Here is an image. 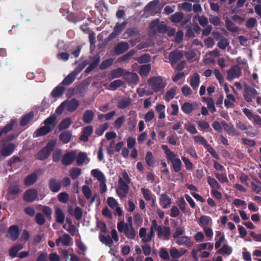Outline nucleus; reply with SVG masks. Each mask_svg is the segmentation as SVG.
Instances as JSON below:
<instances>
[{"label": "nucleus", "instance_id": "79ce46f5", "mask_svg": "<svg viewBox=\"0 0 261 261\" xmlns=\"http://www.w3.org/2000/svg\"><path fill=\"white\" fill-rule=\"evenodd\" d=\"M151 66L149 64L142 65L139 70V73L141 76H146L150 72Z\"/></svg>", "mask_w": 261, "mask_h": 261}, {"label": "nucleus", "instance_id": "5701e85b", "mask_svg": "<svg viewBox=\"0 0 261 261\" xmlns=\"http://www.w3.org/2000/svg\"><path fill=\"white\" fill-rule=\"evenodd\" d=\"M128 48V43L125 42H122L117 45L115 51L117 54L120 55L126 51Z\"/></svg>", "mask_w": 261, "mask_h": 261}, {"label": "nucleus", "instance_id": "ea45409f", "mask_svg": "<svg viewBox=\"0 0 261 261\" xmlns=\"http://www.w3.org/2000/svg\"><path fill=\"white\" fill-rule=\"evenodd\" d=\"M159 23V20L158 19H155L150 23L149 30V34L150 35L157 32Z\"/></svg>", "mask_w": 261, "mask_h": 261}, {"label": "nucleus", "instance_id": "58836bf2", "mask_svg": "<svg viewBox=\"0 0 261 261\" xmlns=\"http://www.w3.org/2000/svg\"><path fill=\"white\" fill-rule=\"evenodd\" d=\"M49 188L51 191L54 192H57L60 190L61 185L60 183L56 180L52 179L49 182Z\"/></svg>", "mask_w": 261, "mask_h": 261}, {"label": "nucleus", "instance_id": "72a5a7b5", "mask_svg": "<svg viewBox=\"0 0 261 261\" xmlns=\"http://www.w3.org/2000/svg\"><path fill=\"white\" fill-rule=\"evenodd\" d=\"M184 127L191 134H195L197 133L195 125L189 121L185 124Z\"/></svg>", "mask_w": 261, "mask_h": 261}, {"label": "nucleus", "instance_id": "412c9836", "mask_svg": "<svg viewBox=\"0 0 261 261\" xmlns=\"http://www.w3.org/2000/svg\"><path fill=\"white\" fill-rule=\"evenodd\" d=\"M236 102V98L234 96L231 94H227L226 98L224 100L225 106L227 108H232Z\"/></svg>", "mask_w": 261, "mask_h": 261}, {"label": "nucleus", "instance_id": "a878e982", "mask_svg": "<svg viewBox=\"0 0 261 261\" xmlns=\"http://www.w3.org/2000/svg\"><path fill=\"white\" fill-rule=\"evenodd\" d=\"M232 252V248L227 244H224L218 250V253L223 255H229Z\"/></svg>", "mask_w": 261, "mask_h": 261}, {"label": "nucleus", "instance_id": "f8f14e48", "mask_svg": "<svg viewBox=\"0 0 261 261\" xmlns=\"http://www.w3.org/2000/svg\"><path fill=\"white\" fill-rule=\"evenodd\" d=\"M72 239L68 234H65L60 237L56 241L57 246H60L61 243L64 246H69L71 244Z\"/></svg>", "mask_w": 261, "mask_h": 261}, {"label": "nucleus", "instance_id": "423d86ee", "mask_svg": "<svg viewBox=\"0 0 261 261\" xmlns=\"http://www.w3.org/2000/svg\"><path fill=\"white\" fill-rule=\"evenodd\" d=\"M107 203L112 210L116 212L118 215L121 216L123 212L119 206V204L114 198L112 197H108Z\"/></svg>", "mask_w": 261, "mask_h": 261}, {"label": "nucleus", "instance_id": "13d9d810", "mask_svg": "<svg viewBox=\"0 0 261 261\" xmlns=\"http://www.w3.org/2000/svg\"><path fill=\"white\" fill-rule=\"evenodd\" d=\"M124 72L122 68L115 69L111 71V76L113 79L118 78L123 75Z\"/></svg>", "mask_w": 261, "mask_h": 261}, {"label": "nucleus", "instance_id": "f03ea898", "mask_svg": "<svg viewBox=\"0 0 261 261\" xmlns=\"http://www.w3.org/2000/svg\"><path fill=\"white\" fill-rule=\"evenodd\" d=\"M149 90L152 92L163 91L166 83L160 76H154L150 78L147 82Z\"/></svg>", "mask_w": 261, "mask_h": 261}, {"label": "nucleus", "instance_id": "ddd939ff", "mask_svg": "<svg viewBox=\"0 0 261 261\" xmlns=\"http://www.w3.org/2000/svg\"><path fill=\"white\" fill-rule=\"evenodd\" d=\"M171 256L173 258L177 259L184 255L187 250L184 249H178L174 247H171L169 250Z\"/></svg>", "mask_w": 261, "mask_h": 261}, {"label": "nucleus", "instance_id": "a18cd8bd", "mask_svg": "<svg viewBox=\"0 0 261 261\" xmlns=\"http://www.w3.org/2000/svg\"><path fill=\"white\" fill-rule=\"evenodd\" d=\"M126 80L129 83L136 84L138 81V76L135 73H129L127 74Z\"/></svg>", "mask_w": 261, "mask_h": 261}, {"label": "nucleus", "instance_id": "cd10ccee", "mask_svg": "<svg viewBox=\"0 0 261 261\" xmlns=\"http://www.w3.org/2000/svg\"><path fill=\"white\" fill-rule=\"evenodd\" d=\"M51 130L50 126H43L39 128L35 133L36 137L41 136L48 134Z\"/></svg>", "mask_w": 261, "mask_h": 261}, {"label": "nucleus", "instance_id": "680f3d73", "mask_svg": "<svg viewBox=\"0 0 261 261\" xmlns=\"http://www.w3.org/2000/svg\"><path fill=\"white\" fill-rule=\"evenodd\" d=\"M228 45L229 41L226 38L220 39L218 43V46L223 50L225 49Z\"/></svg>", "mask_w": 261, "mask_h": 261}, {"label": "nucleus", "instance_id": "49530a36", "mask_svg": "<svg viewBox=\"0 0 261 261\" xmlns=\"http://www.w3.org/2000/svg\"><path fill=\"white\" fill-rule=\"evenodd\" d=\"M34 116V114L33 112H30L29 113L27 114V115H24L20 122V124L22 126H24L27 125L30 120L33 118Z\"/></svg>", "mask_w": 261, "mask_h": 261}, {"label": "nucleus", "instance_id": "603ef678", "mask_svg": "<svg viewBox=\"0 0 261 261\" xmlns=\"http://www.w3.org/2000/svg\"><path fill=\"white\" fill-rule=\"evenodd\" d=\"M182 111L186 114H189L193 110V106L189 102L184 103L181 107Z\"/></svg>", "mask_w": 261, "mask_h": 261}, {"label": "nucleus", "instance_id": "39448f33", "mask_svg": "<svg viewBox=\"0 0 261 261\" xmlns=\"http://www.w3.org/2000/svg\"><path fill=\"white\" fill-rule=\"evenodd\" d=\"M258 94L256 90L249 86H245L244 97L246 100L248 102L252 101L255 96Z\"/></svg>", "mask_w": 261, "mask_h": 261}, {"label": "nucleus", "instance_id": "f704fd0d", "mask_svg": "<svg viewBox=\"0 0 261 261\" xmlns=\"http://www.w3.org/2000/svg\"><path fill=\"white\" fill-rule=\"evenodd\" d=\"M203 99L206 103L207 108L209 111L213 113L215 112L216 111V109L215 107L214 103L212 98L203 97Z\"/></svg>", "mask_w": 261, "mask_h": 261}, {"label": "nucleus", "instance_id": "aec40b11", "mask_svg": "<svg viewBox=\"0 0 261 261\" xmlns=\"http://www.w3.org/2000/svg\"><path fill=\"white\" fill-rule=\"evenodd\" d=\"M91 175L95 177L99 182L106 181V178L104 174L98 169H93L91 172Z\"/></svg>", "mask_w": 261, "mask_h": 261}, {"label": "nucleus", "instance_id": "473e14b6", "mask_svg": "<svg viewBox=\"0 0 261 261\" xmlns=\"http://www.w3.org/2000/svg\"><path fill=\"white\" fill-rule=\"evenodd\" d=\"M124 234L126 237L129 239H134L136 234L135 229L130 224L126 228Z\"/></svg>", "mask_w": 261, "mask_h": 261}, {"label": "nucleus", "instance_id": "1a4fd4ad", "mask_svg": "<svg viewBox=\"0 0 261 261\" xmlns=\"http://www.w3.org/2000/svg\"><path fill=\"white\" fill-rule=\"evenodd\" d=\"M15 148V146L13 143L4 145L1 148V153L4 156H9L13 153Z\"/></svg>", "mask_w": 261, "mask_h": 261}, {"label": "nucleus", "instance_id": "4d7b16f0", "mask_svg": "<svg viewBox=\"0 0 261 261\" xmlns=\"http://www.w3.org/2000/svg\"><path fill=\"white\" fill-rule=\"evenodd\" d=\"M207 182L213 189H220L221 188L220 185L218 184L217 181L215 178L210 176H208L207 178Z\"/></svg>", "mask_w": 261, "mask_h": 261}, {"label": "nucleus", "instance_id": "393cba45", "mask_svg": "<svg viewBox=\"0 0 261 261\" xmlns=\"http://www.w3.org/2000/svg\"><path fill=\"white\" fill-rule=\"evenodd\" d=\"M56 221L58 223L63 224L64 222L65 216L60 208H57L55 211Z\"/></svg>", "mask_w": 261, "mask_h": 261}, {"label": "nucleus", "instance_id": "4c0bfd02", "mask_svg": "<svg viewBox=\"0 0 261 261\" xmlns=\"http://www.w3.org/2000/svg\"><path fill=\"white\" fill-rule=\"evenodd\" d=\"M94 114L92 111L87 110L84 114L83 120L87 123H90L93 118Z\"/></svg>", "mask_w": 261, "mask_h": 261}, {"label": "nucleus", "instance_id": "09e8293b", "mask_svg": "<svg viewBox=\"0 0 261 261\" xmlns=\"http://www.w3.org/2000/svg\"><path fill=\"white\" fill-rule=\"evenodd\" d=\"M211 219L210 217L205 216H202L199 218V224L203 227H207Z\"/></svg>", "mask_w": 261, "mask_h": 261}, {"label": "nucleus", "instance_id": "f257e3e1", "mask_svg": "<svg viewBox=\"0 0 261 261\" xmlns=\"http://www.w3.org/2000/svg\"><path fill=\"white\" fill-rule=\"evenodd\" d=\"M162 148L165 151L167 160L171 162L174 171L176 172H179L181 169L180 160L176 158V155L166 145H162Z\"/></svg>", "mask_w": 261, "mask_h": 261}, {"label": "nucleus", "instance_id": "7c9ffc66", "mask_svg": "<svg viewBox=\"0 0 261 261\" xmlns=\"http://www.w3.org/2000/svg\"><path fill=\"white\" fill-rule=\"evenodd\" d=\"M165 106L162 104L157 105L155 107V110L159 114L160 119H164L166 117L165 113Z\"/></svg>", "mask_w": 261, "mask_h": 261}, {"label": "nucleus", "instance_id": "338daca9", "mask_svg": "<svg viewBox=\"0 0 261 261\" xmlns=\"http://www.w3.org/2000/svg\"><path fill=\"white\" fill-rule=\"evenodd\" d=\"M185 232L184 229L179 227H177L174 232L173 233V238L176 240L178 238L181 237Z\"/></svg>", "mask_w": 261, "mask_h": 261}, {"label": "nucleus", "instance_id": "c85d7f7f", "mask_svg": "<svg viewBox=\"0 0 261 261\" xmlns=\"http://www.w3.org/2000/svg\"><path fill=\"white\" fill-rule=\"evenodd\" d=\"M200 83V76L197 73H194L191 79L190 84L194 89H196L199 86Z\"/></svg>", "mask_w": 261, "mask_h": 261}, {"label": "nucleus", "instance_id": "a19ab883", "mask_svg": "<svg viewBox=\"0 0 261 261\" xmlns=\"http://www.w3.org/2000/svg\"><path fill=\"white\" fill-rule=\"evenodd\" d=\"M77 75L73 71L69 74L63 81V85H68L72 83Z\"/></svg>", "mask_w": 261, "mask_h": 261}, {"label": "nucleus", "instance_id": "69168bd1", "mask_svg": "<svg viewBox=\"0 0 261 261\" xmlns=\"http://www.w3.org/2000/svg\"><path fill=\"white\" fill-rule=\"evenodd\" d=\"M122 84V82L120 80H117L112 82L109 85V89L114 90L119 87Z\"/></svg>", "mask_w": 261, "mask_h": 261}, {"label": "nucleus", "instance_id": "c03bdc74", "mask_svg": "<svg viewBox=\"0 0 261 261\" xmlns=\"http://www.w3.org/2000/svg\"><path fill=\"white\" fill-rule=\"evenodd\" d=\"M56 117L55 116H51L44 121L45 126H50L51 129L55 126Z\"/></svg>", "mask_w": 261, "mask_h": 261}, {"label": "nucleus", "instance_id": "f3484780", "mask_svg": "<svg viewBox=\"0 0 261 261\" xmlns=\"http://www.w3.org/2000/svg\"><path fill=\"white\" fill-rule=\"evenodd\" d=\"M171 202V199L169 196L166 194L161 195L160 198V203L163 208H168L170 206Z\"/></svg>", "mask_w": 261, "mask_h": 261}, {"label": "nucleus", "instance_id": "20e7f679", "mask_svg": "<svg viewBox=\"0 0 261 261\" xmlns=\"http://www.w3.org/2000/svg\"><path fill=\"white\" fill-rule=\"evenodd\" d=\"M126 182H123L121 179L118 180V187L116 190L117 194L119 197H126L128 191V186Z\"/></svg>", "mask_w": 261, "mask_h": 261}, {"label": "nucleus", "instance_id": "4be33fe9", "mask_svg": "<svg viewBox=\"0 0 261 261\" xmlns=\"http://www.w3.org/2000/svg\"><path fill=\"white\" fill-rule=\"evenodd\" d=\"M182 57V54L179 51H173L169 55V60L173 64L180 60Z\"/></svg>", "mask_w": 261, "mask_h": 261}, {"label": "nucleus", "instance_id": "5fc2aeb1", "mask_svg": "<svg viewBox=\"0 0 261 261\" xmlns=\"http://www.w3.org/2000/svg\"><path fill=\"white\" fill-rule=\"evenodd\" d=\"M193 138L196 143L200 144L205 147L207 146V142L203 137L200 136H195Z\"/></svg>", "mask_w": 261, "mask_h": 261}, {"label": "nucleus", "instance_id": "4468645a", "mask_svg": "<svg viewBox=\"0 0 261 261\" xmlns=\"http://www.w3.org/2000/svg\"><path fill=\"white\" fill-rule=\"evenodd\" d=\"M92 133L93 128L91 126H87L84 127L82 132V134L80 137V139L83 142H87Z\"/></svg>", "mask_w": 261, "mask_h": 261}, {"label": "nucleus", "instance_id": "7ed1b4c3", "mask_svg": "<svg viewBox=\"0 0 261 261\" xmlns=\"http://www.w3.org/2000/svg\"><path fill=\"white\" fill-rule=\"evenodd\" d=\"M79 103L77 100L73 98L70 100H65L61 103V105L56 109V112L58 115H61L65 109L70 112L75 111L78 108Z\"/></svg>", "mask_w": 261, "mask_h": 261}, {"label": "nucleus", "instance_id": "864d4df0", "mask_svg": "<svg viewBox=\"0 0 261 261\" xmlns=\"http://www.w3.org/2000/svg\"><path fill=\"white\" fill-rule=\"evenodd\" d=\"M99 239L102 243L107 245H111L113 244V241L110 236H105L99 234Z\"/></svg>", "mask_w": 261, "mask_h": 261}, {"label": "nucleus", "instance_id": "2eb2a0df", "mask_svg": "<svg viewBox=\"0 0 261 261\" xmlns=\"http://www.w3.org/2000/svg\"><path fill=\"white\" fill-rule=\"evenodd\" d=\"M221 123L223 128L228 135L232 136H238L239 135V133L236 130L233 126L229 125L224 121H222Z\"/></svg>", "mask_w": 261, "mask_h": 261}, {"label": "nucleus", "instance_id": "de8ad7c7", "mask_svg": "<svg viewBox=\"0 0 261 261\" xmlns=\"http://www.w3.org/2000/svg\"><path fill=\"white\" fill-rule=\"evenodd\" d=\"M139 236L144 242H148V234H147L146 229L144 227H141L139 230Z\"/></svg>", "mask_w": 261, "mask_h": 261}, {"label": "nucleus", "instance_id": "9d476101", "mask_svg": "<svg viewBox=\"0 0 261 261\" xmlns=\"http://www.w3.org/2000/svg\"><path fill=\"white\" fill-rule=\"evenodd\" d=\"M37 197V192L35 189H31L25 192L23 199L28 202H32Z\"/></svg>", "mask_w": 261, "mask_h": 261}, {"label": "nucleus", "instance_id": "6e6552de", "mask_svg": "<svg viewBox=\"0 0 261 261\" xmlns=\"http://www.w3.org/2000/svg\"><path fill=\"white\" fill-rule=\"evenodd\" d=\"M175 241L176 243L179 245L186 246L189 247L192 246L194 244L191 238L186 236H181Z\"/></svg>", "mask_w": 261, "mask_h": 261}, {"label": "nucleus", "instance_id": "a211bd4d", "mask_svg": "<svg viewBox=\"0 0 261 261\" xmlns=\"http://www.w3.org/2000/svg\"><path fill=\"white\" fill-rule=\"evenodd\" d=\"M126 25V22H123L121 24H117L114 29V31L110 35L109 38L113 39L117 36L124 28Z\"/></svg>", "mask_w": 261, "mask_h": 261}, {"label": "nucleus", "instance_id": "bb28decb", "mask_svg": "<svg viewBox=\"0 0 261 261\" xmlns=\"http://www.w3.org/2000/svg\"><path fill=\"white\" fill-rule=\"evenodd\" d=\"M65 88L62 86H57L51 92L50 95L54 98L59 97L63 93Z\"/></svg>", "mask_w": 261, "mask_h": 261}, {"label": "nucleus", "instance_id": "b1692460", "mask_svg": "<svg viewBox=\"0 0 261 261\" xmlns=\"http://www.w3.org/2000/svg\"><path fill=\"white\" fill-rule=\"evenodd\" d=\"M72 133L70 131H65L59 135V139L63 143H67L71 138Z\"/></svg>", "mask_w": 261, "mask_h": 261}, {"label": "nucleus", "instance_id": "0eeeda50", "mask_svg": "<svg viewBox=\"0 0 261 261\" xmlns=\"http://www.w3.org/2000/svg\"><path fill=\"white\" fill-rule=\"evenodd\" d=\"M241 69L238 66H235L227 71V80L232 81L235 78H238L241 75Z\"/></svg>", "mask_w": 261, "mask_h": 261}, {"label": "nucleus", "instance_id": "6e6d98bb", "mask_svg": "<svg viewBox=\"0 0 261 261\" xmlns=\"http://www.w3.org/2000/svg\"><path fill=\"white\" fill-rule=\"evenodd\" d=\"M176 95V90L175 88H172L168 91L165 94V100L167 101H169L172 99L175 95Z\"/></svg>", "mask_w": 261, "mask_h": 261}, {"label": "nucleus", "instance_id": "9b49d317", "mask_svg": "<svg viewBox=\"0 0 261 261\" xmlns=\"http://www.w3.org/2000/svg\"><path fill=\"white\" fill-rule=\"evenodd\" d=\"M19 236L18 228L16 225L10 226L8 231L7 237L12 241L16 240Z\"/></svg>", "mask_w": 261, "mask_h": 261}, {"label": "nucleus", "instance_id": "774afa93", "mask_svg": "<svg viewBox=\"0 0 261 261\" xmlns=\"http://www.w3.org/2000/svg\"><path fill=\"white\" fill-rule=\"evenodd\" d=\"M50 153L44 148L37 154V158L40 160L46 159Z\"/></svg>", "mask_w": 261, "mask_h": 261}, {"label": "nucleus", "instance_id": "052dcab7", "mask_svg": "<svg viewBox=\"0 0 261 261\" xmlns=\"http://www.w3.org/2000/svg\"><path fill=\"white\" fill-rule=\"evenodd\" d=\"M182 18V14L180 12H177L171 16L170 19L173 22H179L181 20Z\"/></svg>", "mask_w": 261, "mask_h": 261}, {"label": "nucleus", "instance_id": "dca6fc26", "mask_svg": "<svg viewBox=\"0 0 261 261\" xmlns=\"http://www.w3.org/2000/svg\"><path fill=\"white\" fill-rule=\"evenodd\" d=\"M75 153L74 152H70L65 154L62 160V163L63 165H68L72 163L75 158Z\"/></svg>", "mask_w": 261, "mask_h": 261}, {"label": "nucleus", "instance_id": "e433bc0d", "mask_svg": "<svg viewBox=\"0 0 261 261\" xmlns=\"http://www.w3.org/2000/svg\"><path fill=\"white\" fill-rule=\"evenodd\" d=\"M214 246L212 243H204L198 244L197 246L198 251H201L204 249H208L212 250L213 249Z\"/></svg>", "mask_w": 261, "mask_h": 261}, {"label": "nucleus", "instance_id": "3c124183", "mask_svg": "<svg viewBox=\"0 0 261 261\" xmlns=\"http://www.w3.org/2000/svg\"><path fill=\"white\" fill-rule=\"evenodd\" d=\"M23 248L22 245L20 244L17 245L12 248L9 251V255L12 257H14L17 255V252Z\"/></svg>", "mask_w": 261, "mask_h": 261}, {"label": "nucleus", "instance_id": "8fccbe9b", "mask_svg": "<svg viewBox=\"0 0 261 261\" xmlns=\"http://www.w3.org/2000/svg\"><path fill=\"white\" fill-rule=\"evenodd\" d=\"M82 192L87 199L91 198L92 196V191L90 188L87 185H84L82 188Z\"/></svg>", "mask_w": 261, "mask_h": 261}, {"label": "nucleus", "instance_id": "37998d69", "mask_svg": "<svg viewBox=\"0 0 261 261\" xmlns=\"http://www.w3.org/2000/svg\"><path fill=\"white\" fill-rule=\"evenodd\" d=\"M37 180V175L35 173H33L29 175L25 179L24 183L27 186H31L34 184Z\"/></svg>", "mask_w": 261, "mask_h": 261}, {"label": "nucleus", "instance_id": "2f4dec72", "mask_svg": "<svg viewBox=\"0 0 261 261\" xmlns=\"http://www.w3.org/2000/svg\"><path fill=\"white\" fill-rule=\"evenodd\" d=\"M145 162L148 166L153 167L155 163L154 158L150 151H148L145 156Z\"/></svg>", "mask_w": 261, "mask_h": 261}, {"label": "nucleus", "instance_id": "e2e57ef3", "mask_svg": "<svg viewBox=\"0 0 261 261\" xmlns=\"http://www.w3.org/2000/svg\"><path fill=\"white\" fill-rule=\"evenodd\" d=\"M81 174V170L80 168H73L70 171V176L73 179L77 178Z\"/></svg>", "mask_w": 261, "mask_h": 261}, {"label": "nucleus", "instance_id": "bf43d9fd", "mask_svg": "<svg viewBox=\"0 0 261 261\" xmlns=\"http://www.w3.org/2000/svg\"><path fill=\"white\" fill-rule=\"evenodd\" d=\"M226 25L227 29L232 32H236L238 31V28L234 24V23L228 18L225 20Z\"/></svg>", "mask_w": 261, "mask_h": 261}, {"label": "nucleus", "instance_id": "6ab92c4d", "mask_svg": "<svg viewBox=\"0 0 261 261\" xmlns=\"http://www.w3.org/2000/svg\"><path fill=\"white\" fill-rule=\"evenodd\" d=\"M141 191L145 199L147 201H150L152 204H154L155 202L154 196L152 195L151 191L145 188H142Z\"/></svg>", "mask_w": 261, "mask_h": 261}, {"label": "nucleus", "instance_id": "c756f323", "mask_svg": "<svg viewBox=\"0 0 261 261\" xmlns=\"http://www.w3.org/2000/svg\"><path fill=\"white\" fill-rule=\"evenodd\" d=\"M72 121L71 118H67L63 120L59 124V129L61 130L68 128L71 125Z\"/></svg>", "mask_w": 261, "mask_h": 261}, {"label": "nucleus", "instance_id": "c9c22d12", "mask_svg": "<svg viewBox=\"0 0 261 261\" xmlns=\"http://www.w3.org/2000/svg\"><path fill=\"white\" fill-rule=\"evenodd\" d=\"M89 162V160L88 159L86 153L83 152H80L76 159V163L79 165H83L84 163Z\"/></svg>", "mask_w": 261, "mask_h": 261}, {"label": "nucleus", "instance_id": "0e129e2a", "mask_svg": "<svg viewBox=\"0 0 261 261\" xmlns=\"http://www.w3.org/2000/svg\"><path fill=\"white\" fill-rule=\"evenodd\" d=\"M35 220L38 225H42L44 224L45 218L43 214L38 213L36 215Z\"/></svg>", "mask_w": 261, "mask_h": 261}]
</instances>
